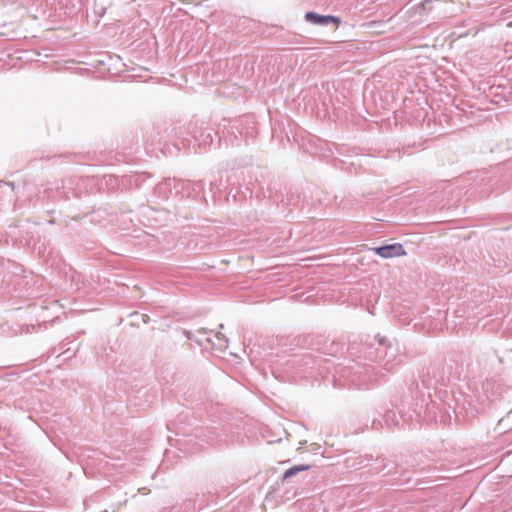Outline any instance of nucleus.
<instances>
[{
    "instance_id": "3",
    "label": "nucleus",
    "mask_w": 512,
    "mask_h": 512,
    "mask_svg": "<svg viewBox=\"0 0 512 512\" xmlns=\"http://www.w3.org/2000/svg\"><path fill=\"white\" fill-rule=\"evenodd\" d=\"M216 134L213 133L211 128L203 129L198 136H195V140L198 142L200 147L206 149L213 144L214 136Z\"/></svg>"
},
{
    "instance_id": "1",
    "label": "nucleus",
    "mask_w": 512,
    "mask_h": 512,
    "mask_svg": "<svg viewBox=\"0 0 512 512\" xmlns=\"http://www.w3.org/2000/svg\"><path fill=\"white\" fill-rule=\"evenodd\" d=\"M373 251L382 258H392L406 254L404 247L399 243L376 247L373 248Z\"/></svg>"
},
{
    "instance_id": "7",
    "label": "nucleus",
    "mask_w": 512,
    "mask_h": 512,
    "mask_svg": "<svg viewBox=\"0 0 512 512\" xmlns=\"http://www.w3.org/2000/svg\"><path fill=\"white\" fill-rule=\"evenodd\" d=\"M508 26L512 27V22H510V23L508 24Z\"/></svg>"
},
{
    "instance_id": "6",
    "label": "nucleus",
    "mask_w": 512,
    "mask_h": 512,
    "mask_svg": "<svg viewBox=\"0 0 512 512\" xmlns=\"http://www.w3.org/2000/svg\"><path fill=\"white\" fill-rule=\"evenodd\" d=\"M421 7L423 10L430 11L432 9V2L431 0H424L421 3Z\"/></svg>"
},
{
    "instance_id": "4",
    "label": "nucleus",
    "mask_w": 512,
    "mask_h": 512,
    "mask_svg": "<svg viewBox=\"0 0 512 512\" xmlns=\"http://www.w3.org/2000/svg\"><path fill=\"white\" fill-rule=\"evenodd\" d=\"M310 468L309 465H296V466H293L289 469H287L284 474H283V477H282V480L283 481H286L288 480L289 478L291 477H294L296 476L297 474H299L300 472H303V471H306Z\"/></svg>"
},
{
    "instance_id": "2",
    "label": "nucleus",
    "mask_w": 512,
    "mask_h": 512,
    "mask_svg": "<svg viewBox=\"0 0 512 512\" xmlns=\"http://www.w3.org/2000/svg\"><path fill=\"white\" fill-rule=\"evenodd\" d=\"M305 18L308 22L321 26H328L331 23L338 25L340 23L338 17L332 15H319L315 12H307Z\"/></svg>"
},
{
    "instance_id": "5",
    "label": "nucleus",
    "mask_w": 512,
    "mask_h": 512,
    "mask_svg": "<svg viewBox=\"0 0 512 512\" xmlns=\"http://www.w3.org/2000/svg\"><path fill=\"white\" fill-rule=\"evenodd\" d=\"M396 418H397V415H396V413H395V412H393V411H389V412H387V413H386V415H385V419H386V422H387L388 424H390V423L398 424V421H397V419H396Z\"/></svg>"
}]
</instances>
